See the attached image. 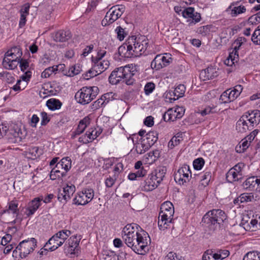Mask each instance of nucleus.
Here are the masks:
<instances>
[{
    "mask_svg": "<svg viewBox=\"0 0 260 260\" xmlns=\"http://www.w3.org/2000/svg\"><path fill=\"white\" fill-rule=\"evenodd\" d=\"M122 238L127 246L138 254H144L145 248L150 242V238L139 225L136 223L128 224L122 231Z\"/></svg>",
    "mask_w": 260,
    "mask_h": 260,
    "instance_id": "1",
    "label": "nucleus"
},
{
    "mask_svg": "<svg viewBox=\"0 0 260 260\" xmlns=\"http://www.w3.org/2000/svg\"><path fill=\"white\" fill-rule=\"evenodd\" d=\"M127 65L115 69L109 77V81L112 85H116L122 82L127 85H132L135 81L134 76L135 69L132 65Z\"/></svg>",
    "mask_w": 260,
    "mask_h": 260,
    "instance_id": "2",
    "label": "nucleus"
},
{
    "mask_svg": "<svg viewBox=\"0 0 260 260\" xmlns=\"http://www.w3.org/2000/svg\"><path fill=\"white\" fill-rule=\"evenodd\" d=\"M226 216L220 209H213L208 212L203 217L202 222L209 234L219 229L220 224L226 219Z\"/></svg>",
    "mask_w": 260,
    "mask_h": 260,
    "instance_id": "3",
    "label": "nucleus"
},
{
    "mask_svg": "<svg viewBox=\"0 0 260 260\" xmlns=\"http://www.w3.org/2000/svg\"><path fill=\"white\" fill-rule=\"evenodd\" d=\"M174 214L173 205L170 201L162 203L159 213L158 225L159 229L165 230L168 228H174L173 217Z\"/></svg>",
    "mask_w": 260,
    "mask_h": 260,
    "instance_id": "4",
    "label": "nucleus"
},
{
    "mask_svg": "<svg viewBox=\"0 0 260 260\" xmlns=\"http://www.w3.org/2000/svg\"><path fill=\"white\" fill-rule=\"evenodd\" d=\"M22 55V52L18 47H14L5 54L2 62L3 67L8 70H14L17 68Z\"/></svg>",
    "mask_w": 260,
    "mask_h": 260,
    "instance_id": "5",
    "label": "nucleus"
},
{
    "mask_svg": "<svg viewBox=\"0 0 260 260\" xmlns=\"http://www.w3.org/2000/svg\"><path fill=\"white\" fill-rule=\"evenodd\" d=\"M99 91V89L96 86H85L77 92L75 98L79 103L87 104L96 98Z\"/></svg>",
    "mask_w": 260,
    "mask_h": 260,
    "instance_id": "6",
    "label": "nucleus"
},
{
    "mask_svg": "<svg viewBox=\"0 0 260 260\" xmlns=\"http://www.w3.org/2000/svg\"><path fill=\"white\" fill-rule=\"evenodd\" d=\"M130 46H132L133 57H138L146 51L148 45V40L145 36L136 37L132 36L128 38Z\"/></svg>",
    "mask_w": 260,
    "mask_h": 260,
    "instance_id": "7",
    "label": "nucleus"
},
{
    "mask_svg": "<svg viewBox=\"0 0 260 260\" xmlns=\"http://www.w3.org/2000/svg\"><path fill=\"white\" fill-rule=\"evenodd\" d=\"M37 246V240L34 238L24 240L18 245L16 249L13 250V254L17 253L19 251V255L21 258H25L31 252H33Z\"/></svg>",
    "mask_w": 260,
    "mask_h": 260,
    "instance_id": "8",
    "label": "nucleus"
},
{
    "mask_svg": "<svg viewBox=\"0 0 260 260\" xmlns=\"http://www.w3.org/2000/svg\"><path fill=\"white\" fill-rule=\"evenodd\" d=\"M94 191L91 188H84L78 193V196L73 199V204L77 205H85L93 198Z\"/></svg>",
    "mask_w": 260,
    "mask_h": 260,
    "instance_id": "9",
    "label": "nucleus"
},
{
    "mask_svg": "<svg viewBox=\"0 0 260 260\" xmlns=\"http://www.w3.org/2000/svg\"><path fill=\"white\" fill-rule=\"evenodd\" d=\"M191 178L192 175L189 167L187 165H184L180 168L174 174V179L179 184H184V183L188 182Z\"/></svg>",
    "mask_w": 260,
    "mask_h": 260,
    "instance_id": "10",
    "label": "nucleus"
},
{
    "mask_svg": "<svg viewBox=\"0 0 260 260\" xmlns=\"http://www.w3.org/2000/svg\"><path fill=\"white\" fill-rule=\"evenodd\" d=\"M171 57L162 54L157 55L151 63V67L156 71L168 66L171 62Z\"/></svg>",
    "mask_w": 260,
    "mask_h": 260,
    "instance_id": "11",
    "label": "nucleus"
},
{
    "mask_svg": "<svg viewBox=\"0 0 260 260\" xmlns=\"http://www.w3.org/2000/svg\"><path fill=\"white\" fill-rule=\"evenodd\" d=\"M182 16L185 18L189 19L188 21H190V23H196L201 20V15L198 12H194V9L192 7H188L184 9L181 11Z\"/></svg>",
    "mask_w": 260,
    "mask_h": 260,
    "instance_id": "12",
    "label": "nucleus"
},
{
    "mask_svg": "<svg viewBox=\"0 0 260 260\" xmlns=\"http://www.w3.org/2000/svg\"><path fill=\"white\" fill-rule=\"evenodd\" d=\"M250 125L254 128L255 125H257L260 122V111L258 110H254L251 111H248L245 114L243 115Z\"/></svg>",
    "mask_w": 260,
    "mask_h": 260,
    "instance_id": "13",
    "label": "nucleus"
},
{
    "mask_svg": "<svg viewBox=\"0 0 260 260\" xmlns=\"http://www.w3.org/2000/svg\"><path fill=\"white\" fill-rule=\"evenodd\" d=\"M159 184L158 182L151 175H149L147 179L141 183V187L142 190L145 191H151L156 188Z\"/></svg>",
    "mask_w": 260,
    "mask_h": 260,
    "instance_id": "14",
    "label": "nucleus"
},
{
    "mask_svg": "<svg viewBox=\"0 0 260 260\" xmlns=\"http://www.w3.org/2000/svg\"><path fill=\"white\" fill-rule=\"evenodd\" d=\"M218 76L216 69L211 67L202 70L200 74V78L203 81L212 79Z\"/></svg>",
    "mask_w": 260,
    "mask_h": 260,
    "instance_id": "15",
    "label": "nucleus"
},
{
    "mask_svg": "<svg viewBox=\"0 0 260 260\" xmlns=\"http://www.w3.org/2000/svg\"><path fill=\"white\" fill-rule=\"evenodd\" d=\"M80 238L77 239V236L74 235L71 237L68 241V244L65 245L67 246L65 248L66 252L71 253V254L75 253V250L79 244Z\"/></svg>",
    "mask_w": 260,
    "mask_h": 260,
    "instance_id": "16",
    "label": "nucleus"
},
{
    "mask_svg": "<svg viewBox=\"0 0 260 260\" xmlns=\"http://www.w3.org/2000/svg\"><path fill=\"white\" fill-rule=\"evenodd\" d=\"M128 39L127 40L126 43L121 45L118 48V54L122 57L124 58H131L133 57L132 53V46L129 45Z\"/></svg>",
    "mask_w": 260,
    "mask_h": 260,
    "instance_id": "17",
    "label": "nucleus"
},
{
    "mask_svg": "<svg viewBox=\"0 0 260 260\" xmlns=\"http://www.w3.org/2000/svg\"><path fill=\"white\" fill-rule=\"evenodd\" d=\"M42 199L39 198H35L32 200L28 204V207L26 208L25 213L27 217L33 215L35 212L37 210L41 205V201Z\"/></svg>",
    "mask_w": 260,
    "mask_h": 260,
    "instance_id": "18",
    "label": "nucleus"
},
{
    "mask_svg": "<svg viewBox=\"0 0 260 260\" xmlns=\"http://www.w3.org/2000/svg\"><path fill=\"white\" fill-rule=\"evenodd\" d=\"M246 121L245 117L243 115L238 120L236 123V130L241 133H246L248 131H251L253 128L252 125L246 124Z\"/></svg>",
    "mask_w": 260,
    "mask_h": 260,
    "instance_id": "19",
    "label": "nucleus"
},
{
    "mask_svg": "<svg viewBox=\"0 0 260 260\" xmlns=\"http://www.w3.org/2000/svg\"><path fill=\"white\" fill-rule=\"evenodd\" d=\"M239 2H233L227 9L226 11L231 10L230 14L232 17H236L238 15L244 13L246 12V8L244 6H235L238 4Z\"/></svg>",
    "mask_w": 260,
    "mask_h": 260,
    "instance_id": "20",
    "label": "nucleus"
},
{
    "mask_svg": "<svg viewBox=\"0 0 260 260\" xmlns=\"http://www.w3.org/2000/svg\"><path fill=\"white\" fill-rule=\"evenodd\" d=\"M185 87L183 84H179L177 86L174 90L169 91L170 100L175 101L178 100L179 98L182 97L184 94Z\"/></svg>",
    "mask_w": 260,
    "mask_h": 260,
    "instance_id": "21",
    "label": "nucleus"
},
{
    "mask_svg": "<svg viewBox=\"0 0 260 260\" xmlns=\"http://www.w3.org/2000/svg\"><path fill=\"white\" fill-rule=\"evenodd\" d=\"M72 37L70 31L60 30L56 32L53 36V40L56 42H63L69 40Z\"/></svg>",
    "mask_w": 260,
    "mask_h": 260,
    "instance_id": "22",
    "label": "nucleus"
},
{
    "mask_svg": "<svg viewBox=\"0 0 260 260\" xmlns=\"http://www.w3.org/2000/svg\"><path fill=\"white\" fill-rule=\"evenodd\" d=\"M116 6H113L110 9L105 16V20L109 21V24H111L117 20L121 15L120 12L116 10Z\"/></svg>",
    "mask_w": 260,
    "mask_h": 260,
    "instance_id": "23",
    "label": "nucleus"
},
{
    "mask_svg": "<svg viewBox=\"0 0 260 260\" xmlns=\"http://www.w3.org/2000/svg\"><path fill=\"white\" fill-rule=\"evenodd\" d=\"M141 139L150 148L157 141V134L156 132L151 131Z\"/></svg>",
    "mask_w": 260,
    "mask_h": 260,
    "instance_id": "24",
    "label": "nucleus"
},
{
    "mask_svg": "<svg viewBox=\"0 0 260 260\" xmlns=\"http://www.w3.org/2000/svg\"><path fill=\"white\" fill-rule=\"evenodd\" d=\"M167 171V169L166 167L159 166L157 167L154 172L151 175L160 184L165 177Z\"/></svg>",
    "mask_w": 260,
    "mask_h": 260,
    "instance_id": "25",
    "label": "nucleus"
},
{
    "mask_svg": "<svg viewBox=\"0 0 260 260\" xmlns=\"http://www.w3.org/2000/svg\"><path fill=\"white\" fill-rule=\"evenodd\" d=\"M194 176L195 179L200 181L202 185L205 187L208 185L211 179L212 173L211 172L208 171L206 172L204 174H201L199 175L194 174Z\"/></svg>",
    "mask_w": 260,
    "mask_h": 260,
    "instance_id": "26",
    "label": "nucleus"
},
{
    "mask_svg": "<svg viewBox=\"0 0 260 260\" xmlns=\"http://www.w3.org/2000/svg\"><path fill=\"white\" fill-rule=\"evenodd\" d=\"M112 92L104 94L100 99L94 102L92 106L95 109L100 108L104 104V103L107 104L109 102L111 98L112 97Z\"/></svg>",
    "mask_w": 260,
    "mask_h": 260,
    "instance_id": "27",
    "label": "nucleus"
},
{
    "mask_svg": "<svg viewBox=\"0 0 260 260\" xmlns=\"http://www.w3.org/2000/svg\"><path fill=\"white\" fill-rule=\"evenodd\" d=\"M135 151L138 154H142L149 149V147L147 145L142 139L139 142L135 144Z\"/></svg>",
    "mask_w": 260,
    "mask_h": 260,
    "instance_id": "28",
    "label": "nucleus"
},
{
    "mask_svg": "<svg viewBox=\"0 0 260 260\" xmlns=\"http://www.w3.org/2000/svg\"><path fill=\"white\" fill-rule=\"evenodd\" d=\"M256 177H251L247 178L243 183V186L245 189H249V190H254L256 189L255 181Z\"/></svg>",
    "mask_w": 260,
    "mask_h": 260,
    "instance_id": "29",
    "label": "nucleus"
},
{
    "mask_svg": "<svg viewBox=\"0 0 260 260\" xmlns=\"http://www.w3.org/2000/svg\"><path fill=\"white\" fill-rule=\"evenodd\" d=\"M46 105L50 110H55L60 109L62 103L59 100L51 99L47 101Z\"/></svg>",
    "mask_w": 260,
    "mask_h": 260,
    "instance_id": "30",
    "label": "nucleus"
},
{
    "mask_svg": "<svg viewBox=\"0 0 260 260\" xmlns=\"http://www.w3.org/2000/svg\"><path fill=\"white\" fill-rule=\"evenodd\" d=\"M109 64L110 63L109 61L104 60L99 62L98 64L93 65V67H94V69H95V70L97 71L98 74H100L107 70L108 68Z\"/></svg>",
    "mask_w": 260,
    "mask_h": 260,
    "instance_id": "31",
    "label": "nucleus"
},
{
    "mask_svg": "<svg viewBox=\"0 0 260 260\" xmlns=\"http://www.w3.org/2000/svg\"><path fill=\"white\" fill-rule=\"evenodd\" d=\"M229 90V92L230 93V94L232 97V100L234 101L236 99L240 94L243 90V87L241 85H237L234 87V89L230 91V89Z\"/></svg>",
    "mask_w": 260,
    "mask_h": 260,
    "instance_id": "32",
    "label": "nucleus"
},
{
    "mask_svg": "<svg viewBox=\"0 0 260 260\" xmlns=\"http://www.w3.org/2000/svg\"><path fill=\"white\" fill-rule=\"evenodd\" d=\"M239 174L234 171V169H231L226 174V179L229 182L238 181Z\"/></svg>",
    "mask_w": 260,
    "mask_h": 260,
    "instance_id": "33",
    "label": "nucleus"
},
{
    "mask_svg": "<svg viewBox=\"0 0 260 260\" xmlns=\"http://www.w3.org/2000/svg\"><path fill=\"white\" fill-rule=\"evenodd\" d=\"M55 171V168H53L50 174V179L52 180H55L56 179H61L62 178L65 177L67 175V173L66 171L62 172L60 170H58L57 171Z\"/></svg>",
    "mask_w": 260,
    "mask_h": 260,
    "instance_id": "34",
    "label": "nucleus"
},
{
    "mask_svg": "<svg viewBox=\"0 0 260 260\" xmlns=\"http://www.w3.org/2000/svg\"><path fill=\"white\" fill-rule=\"evenodd\" d=\"M63 193L67 197V201L71 199L75 191V186L73 185L69 186L67 185L63 188Z\"/></svg>",
    "mask_w": 260,
    "mask_h": 260,
    "instance_id": "35",
    "label": "nucleus"
},
{
    "mask_svg": "<svg viewBox=\"0 0 260 260\" xmlns=\"http://www.w3.org/2000/svg\"><path fill=\"white\" fill-rule=\"evenodd\" d=\"M57 164H60V165L62 167V168L65 170L66 173H67L71 168V160L69 157L62 158Z\"/></svg>",
    "mask_w": 260,
    "mask_h": 260,
    "instance_id": "36",
    "label": "nucleus"
},
{
    "mask_svg": "<svg viewBox=\"0 0 260 260\" xmlns=\"http://www.w3.org/2000/svg\"><path fill=\"white\" fill-rule=\"evenodd\" d=\"M230 254L228 250H220L217 253H213V256L216 260H222L227 257Z\"/></svg>",
    "mask_w": 260,
    "mask_h": 260,
    "instance_id": "37",
    "label": "nucleus"
},
{
    "mask_svg": "<svg viewBox=\"0 0 260 260\" xmlns=\"http://www.w3.org/2000/svg\"><path fill=\"white\" fill-rule=\"evenodd\" d=\"M101 132L102 131L100 129L96 130L95 128H91L90 130L87 131L85 135L89 140L92 141L96 139L101 134Z\"/></svg>",
    "mask_w": 260,
    "mask_h": 260,
    "instance_id": "38",
    "label": "nucleus"
},
{
    "mask_svg": "<svg viewBox=\"0 0 260 260\" xmlns=\"http://www.w3.org/2000/svg\"><path fill=\"white\" fill-rule=\"evenodd\" d=\"M59 66H53L46 69L41 74V77L43 78H48L53 73L58 70Z\"/></svg>",
    "mask_w": 260,
    "mask_h": 260,
    "instance_id": "39",
    "label": "nucleus"
},
{
    "mask_svg": "<svg viewBox=\"0 0 260 260\" xmlns=\"http://www.w3.org/2000/svg\"><path fill=\"white\" fill-rule=\"evenodd\" d=\"M243 260H260V253L249 252L244 256Z\"/></svg>",
    "mask_w": 260,
    "mask_h": 260,
    "instance_id": "40",
    "label": "nucleus"
},
{
    "mask_svg": "<svg viewBox=\"0 0 260 260\" xmlns=\"http://www.w3.org/2000/svg\"><path fill=\"white\" fill-rule=\"evenodd\" d=\"M11 211L13 214H16V216L18 214V204L15 203L14 201H11L9 203L8 209L4 211V213H10Z\"/></svg>",
    "mask_w": 260,
    "mask_h": 260,
    "instance_id": "41",
    "label": "nucleus"
},
{
    "mask_svg": "<svg viewBox=\"0 0 260 260\" xmlns=\"http://www.w3.org/2000/svg\"><path fill=\"white\" fill-rule=\"evenodd\" d=\"M115 32L117 34V38L121 41L123 40L127 35V32L125 31V29L123 28L120 26L116 27Z\"/></svg>",
    "mask_w": 260,
    "mask_h": 260,
    "instance_id": "42",
    "label": "nucleus"
},
{
    "mask_svg": "<svg viewBox=\"0 0 260 260\" xmlns=\"http://www.w3.org/2000/svg\"><path fill=\"white\" fill-rule=\"evenodd\" d=\"M58 239L53 235L51 238L49 239L48 242L46 243L44 246V250H48L49 249V247H54L56 245V243H58Z\"/></svg>",
    "mask_w": 260,
    "mask_h": 260,
    "instance_id": "43",
    "label": "nucleus"
},
{
    "mask_svg": "<svg viewBox=\"0 0 260 260\" xmlns=\"http://www.w3.org/2000/svg\"><path fill=\"white\" fill-rule=\"evenodd\" d=\"M229 92V90L224 91L220 95L219 100L223 103H229L234 101L232 100V97Z\"/></svg>",
    "mask_w": 260,
    "mask_h": 260,
    "instance_id": "44",
    "label": "nucleus"
},
{
    "mask_svg": "<svg viewBox=\"0 0 260 260\" xmlns=\"http://www.w3.org/2000/svg\"><path fill=\"white\" fill-rule=\"evenodd\" d=\"M71 232L69 230H62L57 232L54 235L58 239V240H66L71 235Z\"/></svg>",
    "mask_w": 260,
    "mask_h": 260,
    "instance_id": "45",
    "label": "nucleus"
},
{
    "mask_svg": "<svg viewBox=\"0 0 260 260\" xmlns=\"http://www.w3.org/2000/svg\"><path fill=\"white\" fill-rule=\"evenodd\" d=\"M251 41L255 44L260 45V27L258 26L252 34Z\"/></svg>",
    "mask_w": 260,
    "mask_h": 260,
    "instance_id": "46",
    "label": "nucleus"
},
{
    "mask_svg": "<svg viewBox=\"0 0 260 260\" xmlns=\"http://www.w3.org/2000/svg\"><path fill=\"white\" fill-rule=\"evenodd\" d=\"M182 139L179 137L174 136L169 142L168 147L170 149L173 148L175 146L178 145Z\"/></svg>",
    "mask_w": 260,
    "mask_h": 260,
    "instance_id": "47",
    "label": "nucleus"
},
{
    "mask_svg": "<svg viewBox=\"0 0 260 260\" xmlns=\"http://www.w3.org/2000/svg\"><path fill=\"white\" fill-rule=\"evenodd\" d=\"M205 161L203 158L196 159L193 162L194 169L197 170H201L203 167Z\"/></svg>",
    "mask_w": 260,
    "mask_h": 260,
    "instance_id": "48",
    "label": "nucleus"
},
{
    "mask_svg": "<svg viewBox=\"0 0 260 260\" xmlns=\"http://www.w3.org/2000/svg\"><path fill=\"white\" fill-rule=\"evenodd\" d=\"M98 75H99V74L97 71L95 70V69H94V67L92 66V68L84 74V78L86 80H88L91 78L96 76Z\"/></svg>",
    "mask_w": 260,
    "mask_h": 260,
    "instance_id": "49",
    "label": "nucleus"
},
{
    "mask_svg": "<svg viewBox=\"0 0 260 260\" xmlns=\"http://www.w3.org/2000/svg\"><path fill=\"white\" fill-rule=\"evenodd\" d=\"M165 260H184L181 256L177 255L176 253L170 252L165 257Z\"/></svg>",
    "mask_w": 260,
    "mask_h": 260,
    "instance_id": "50",
    "label": "nucleus"
},
{
    "mask_svg": "<svg viewBox=\"0 0 260 260\" xmlns=\"http://www.w3.org/2000/svg\"><path fill=\"white\" fill-rule=\"evenodd\" d=\"M246 41V39L244 37H239L234 42L235 45L234 49L235 50L238 51L242 45Z\"/></svg>",
    "mask_w": 260,
    "mask_h": 260,
    "instance_id": "51",
    "label": "nucleus"
},
{
    "mask_svg": "<svg viewBox=\"0 0 260 260\" xmlns=\"http://www.w3.org/2000/svg\"><path fill=\"white\" fill-rule=\"evenodd\" d=\"M80 71L81 69L79 66L75 65L72 66L69 70V76L72 77L78 75L80 73Z\"/></svg>",
    "mask_w": 260,
    "mask_h": 260,
    "instance_id": "52",
    "label": "nucleus"
},
{
    "mask_svg": "<svg viewBox=\"0 0 260 260\" xmlns=\"http://www.w3.org/2000/svg\"><path fill=\"white\" fill-rule=\"evenodd\" d=\"M28 152L31 154L32 156L37 157L39 156L41 153L39 152V149L37 146H31L28 149Z\"/></svg>",
    "mask_w": 260,
    "mask_h": 260,
    "instance_id": "53",
    "label": "nucleus"
},
{
    "mask_svg": "<svg viewBox=\"0 0 260 260\" xmlns=\"http://www.w3.org/2000/svg\"><path fill=\"white\" fill-rule=\"evenodd\" d=\"M155 87V84L152 82L147 83L144 87L145 93L146 95H148L151 93Z\"/></svg>",
    "mask_w": 260,
    "mask_h": 260,
    "instance_id": "54",
    "label": "nucleus"
},
{
    "mask_svg": "<svg viewBox=\"0 0 260 260\" xmlns=\"http://www.w3.org/2000/svg\"><path fill=\"white\" fill-rule=\"evenodd\" d=\"M19 64H20L21 71L22 72H24V71L27 70L29 67V62L27 59L21 58Z\"/></svg>",
    "mask_w": 260,
    "mask_h": 260,
    "instance_id": "55",
    "label": "nucleus"
},
{
    "mask_svg": "<svg viewBox=\"0 0 260 260\" xmlns=\"http://www.w3.org/2000/svg\"><path fill=\"white\" fill-rule=\"evenodd\" d=\"M203 260H216L213 256V253L212 251L207 250L202 257Z\"/></svg>",
    "mask_w": 260,
    "mask_h": 260,
    "instance_id": "56",
    "label": "nucleus"
},
{
    "mask_svg": "<svg viewBox=\"0 0 260 260\" xmlns=\"http://www.w3.org/2000/svg\"><path fill=\"white\" fill-rule=\"evenodd\" d=\"M174 111L176 113V117H177L178 119H180L184 115L185 110L183 107H177L174 109Z\"/></svg>",
    "mask_w": 260,
    "mask_h": 260,
    "instance_id": "57",
    "label": "nucleus"
},
{
    "mask_svg": "<svg viewBox=\"0 0 260 260\" xmlns=\"http://www.w3.org/2000/svg\"><path fill=\"white\" fill-rule=\"evenodd\" d=\"M11 240L12 236L10 234H6L2 238L1 244L2 245L6 246L11 241Z\"/></svg>",
    "mask_w": 260,
    "mask_h": 260,
    "instance_id": "58",
    "label": "nucleus"
},
{
    "mask_svg": "<svg viewBox=\"0 0 260 260\" xmlns=\"http://www.w3.org/2000/svg\"><path fill=\"white\" fill-rule=\"evenodd\" d=\"M148 156L151 158L152 161L155 160L158 158L159 156V151L158 150H155L148 153Z\"/></svg>",
    "mask_w": 260,
    "mask_h": 260,
    "instance_id": "59",
    "label": "nucleus"
},
{
    "mask_svg": "<svg viewBox=\"0 0 260 260\" xmlns=\"http://www.w3.org/2000/svg\"><path fill=\"white\" fill-rule=\"evenodd\" d=\"M30 8V5L28 3H25L23 5L20 10V13L25 15L29 14V11Z\"/></svg>",
    "mask_w": 260,
    "mask_h": 260,
    "instance_id": "60",
    "label": "nucleus"
},
{
    "mask_svg": "<svg viewBox=\"0 0 260 260\" xmlns=\"http://www.w3.org/2000/svg\"><path fill=\"white\" fill-rule=\"evenodd\" d=\"M228 58H230V59L232 60V61H235L236 62H237L239 58L238 51H236V50L234 49L233 51L230 53Z\"/></svg>",
    "mask_w": 260,
    "mask_h": 260,
    "instance_id": "61",
    "label": "nucleus"
},
{
    "mask_svg": "<svg viewBox=\"0 0 260 260\" xmlns=\"http://www.w3.org/2000/svg\"><path fill=\"white\" fill-rule=\"evenodd\" d=\"M41 125H45L47 123L50 121V119L48 117L47 113L45 112H42L41 113Z\"/></svg>",
    "mask_w": 260,
    "mask_h": 260,
    "instance_id": "62",
    "label": "nucleus"
},
{
    "mask_svg": "<svg viewBox=\"0 0 260 260\" xmlns=\"http://www.w3.org/2000/svg\"><path fill=\"white\" fill-rule=\"evenodd\" d=\"M238 201L240 200L241 203L244 202L250 201L251 197L246 193L242 194L239 198L237 199Z\"/></svg>",
    "mask_w": 260,
    "mask_h": 260,
    "instance_id": "63",
    "label": "nucleus"
},
{
    "mask_svg": "<svg viewBox=\"0 0 260 260\" xmlns=\"http://www.w3.org/2000/svg\"><path fill=\"white\" fill-rule=\"evenodd\" d=\"M154 118L151 116H147L144 121V123L145 125H146L147 126L151 127L154 124Z\"/></svg>",
    "mask_w": 260,
    "mask_h": 260,
    "instance_id": "64",
    "label": "nucleus"
}]
</instances>
